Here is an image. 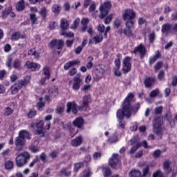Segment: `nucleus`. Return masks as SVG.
I'll list each match as a JSON object with an SVG mask.
<instances>
[{
    "mask_svg": "<svg viewBox=\"0 0 177 177\" xmlns=\"http://www.w3.org/2000/svg\"><path fill=\"white\" fill-rule=\"evenodd\" d=\"M163 169L167 174H169L172 171V168H171V162L169 160L163 162Z\"/></svg>",
    "mask_w": 177,
    "mask_h": 177,
    "instance_id": "obj_22",
    "label": "nucleus"
},
{
    "mask_svg": "<svg viewBox=\"0 0 177 177\" xmlns=\"http://www.w3.org/2000/svg\"><path fill=\"white\" fill-rule=\"evenodd\" d=\"M91 88H92V86H91V84H86L83 86V88H81V91L86 93V92H88V91L91 89Z\"/></svg>",
    "mask_w": 177,
    "mask_h": 177,
    "instance_id": "obj_58",
    "label": "nucleus"
},
{
    "mask_svg": "<svg viewBox=\"0 0 177 177\" xmlns=\"http://www.w3.org/2000/svg\"><path fill=\"white\" fill-rule=\"evenodd\" d=\"M95 73L97 78L100 80V78H103V75H104V73H106V69L104 67H100L97 68Z\"/></svg>",
    "mask_w": 177,
    "mask_h": 177,
    "instance_id": "obj_19",
    "label": "nucleus"
},
{
    "mask_svg": "<svg viewBox=\"0 0 177 177\" xmlns=\"http://www.w3.org/2000/svg\"><path fill=\"white\" fill-rule=\"evenodd\" d=\"M26 85V80H19L17 81L10 88L12 95L19 93V91Z\"/></svg>",
    "mask_w": 177,
    "mask_h": 177,
    "instance_id": "obj_8",
    "label": "nucleus"
},
{
    "mask_svg": "<svg viewBox=\"0 0 177 177\" xmlns=\"http://www.w3.org/2000/svg\"><path fill=\"white\" fill-rule=\"evenodd\" d=\"M62 10V6L60 4H54L52 7V12L53 13H59Z\"/></svg>",
    "mask_w": 177,
    "mask_h": 177,
    "instance_id": "obj_32",
    "label": "nucleus"
},
{
    "mask_svg": "<svg viewBox=\"0 0 177 177\" xmlns=\"http://www.w3.org/2000/svg\"><path fill=\"white\" fill-rule=\"evenodd\" d=\"M112 20H113V15H109L104 19V24H110V23L111 22Z\"/></svg>",
    "mask_w": 177,
    "mask_h": 177,
    "instance_id": "obj_57",
    "label": "nucleus"
},
{
    "mask_svg": "<svg viewBox=\"0 0 177 177\" xmlns=\"http://www.w3.org/2000/svg\"><path fill=\"white\" fill-rule=\"evenodd\" d=\"M48 81H49V77H44L39 81V84L45 86V85H48Z\"/></svg>",
    "mask_w": 177,
    "mask_h": 177,
    "instance_id": "obj_35",
    "label": "nucleus"
},
{
    "mask_svg": "<svg viewBox=\"0 0 177 177\" xmlns=\"http://www.w3.org/2000/svg\"><path fill=\"white\" fill-rule=\"evenodd\" d=\"M13 113V110L10 107H6L4 111V115H10Z\"/></svg>",
    "mask_w": 177,
    "mask_h": 177,
    "instance_id": "obj_53",
    "label": "nucleus"
},
{
    "mask_svg": "<svg viewBox=\"0 0 177 177\" xmlns=\"http://www.w3.org/2000/svg\"><path fill=\"white\" fill-rule=\"evenodd\" d=\"M68 74L70 77H73L77 74V68H72L69 70Z\"/></svg>",
    "mask_w": 177,
    "mask_h": 177,
    "instance_id": "obj_61",
    "label": "nucleus"
},
{
    "mask_svg": "<svg viewBox=\"0 0 177 177\" xmlns=\"http://www.w3.org/2000/svg\"><path fill=\"white\" fill-rule=\"evenodd\" d=\"M44 121L41 120L37 124H36V127L37 129L36 130V135H38L40 136V138H43L44 136Z\"/></svg>",
    "mask_w": 177,
    "mask_h": 177,
    "instance_id": "obj_14",
    "label": "nucleus"
},
{
    "mask_svg": "<svg viewBox=\"0 0 177 177\" xmlns=\"http://www.w3.org/2000/svg\"><path fill=\"white\" fill-rule=\"evenodd\" d=\"M60 28L62 30L61 32H64V31H66V30L68 28V21H67V19H62Z\"/></svg>",
    "mask_w": 177,
    "mask_h": 177,
    "instance_id": "obj_23",
    "label": "nucleus"
},
{
    "mask_svg": "<svg viewBox=\"0 0 177 177\" xmlns=\"http://www.w3.org/2000/svg\"><path fill=\"white\" fill-rule=\"evenodd\" d=\"M31 158V155L28 151H23L19 153L15 158V164L18 168L24 167Z\"/></svg>",
    "mask_w": 177,
    "mask_h": 177,
    "instance_id": "obj_3",
    "label": "nucleus"
},
{
    "mask_svg": "<svg viewBox=\"0 0 177 177\" xmlns=\"http://www.w3.org/2000/svg\"><path fill=\"white\" fill-rule=\"evenodd\" d=\"M89 102H91V95H84L83 97L82 107L88 106Z\"/></svg>",
    "mask_w": 177,
    "mask_h": 177,
    "instance_id": "obj_28",
    "label": "nucleus"
},
{
    "mask_svg": "<svg viewBox=\"0 0 177 177\" xmlns=\"http://www.w3.org/2000/svg\"><path fill=\"white\" fill-rule=\"evenodd\" d=\"M108 140L109 143H117L118 142V138L115 135H113Z\"/></svg>",
    "mask_w": 177,
    "mask_h": 177,
    "instance_id": "obj_49",
    "label": "nucleus"
},
{
    "mask_svg": "<svg viewBox=\"0 0 177 177\" xmlns=\"http://www.w3.org/2000/svg\"><path fill=\"white\" fill-rule=\"evenodd\" d=\"M115 71H118L120 70V67H121V56L118 55V58L115 59Z\"/></svg>",
    "mask_w": 177,
    "mask_h": 177,
    "instance_id": "obj_31",
    "label": "nucleus"
},
{
    "mask_svg": "<svg viewBox=\"0 0 177 177\" xmlns=\"http://www.w3.org/2000/svg\"><path fill=\"white\" fill-rule=\"evenodd\" d=\"M71 146L73 147H78L82 145V137L81 136L76 137L75 139L71 140Z\"/></svg>",
    "mask_w": 177,
    "mask_h": 177,
    "instance_id": "obj_16",
    "label": "nucleus"
},
{
    "mask_svg": "<svg viewBox=\"0 0 177 177\" xmlns=\"http://www.w3.org/2000/svg\"><path fill=\"white\" fill-rule=\"evenodd\" d=\"M155 80L153 77H147L145 80V85L146 88H151V86L154 84Z\"/></svg>",
    "mask_w": 177,
    "mask_h": 177,
    "instance_id": "obj_24",
    "label": "nucleus"
},
{
    "mask_svg": "<svg viewBox=\"0 0 177 177\" xmlns=\"http://www.w3.org/2000/svg\"><path fill=\"white\" fill-rule=\"evenodd\" d=\"M38 145H39V141H38L37 139L34 140L33 142L29 146V150L32 151V153H37V151L39 150Z\"/></svg>",
    "mask_w": 177,
    "mask_h": 177,
    "instance_id": "obj_17",
    "label": "nucleus"
},
{
    "mask_svg": "<svg viewBox=\"0 0 177 177\" xmlns=\"http://www.w3.org/2000/svg\"><path fill=\"white\" fill-rule=\"evenodd\" d=\"M82 167H84V163L82 162L75 163L73 169L74 172H78V170L82 168Z\"/></svg>",
    "mask_w": 177,
    "mask_h": 177,
    "instance_id": "obj_43",
    "label": "nucleus"
},
{
    "mask_svg": "<svg viewBox=\"0 0 177 177\" xmlns=\"http://www.w3.org/2000/svg\"><path fill=\"white\" fill-rule=\"evenodd\" d=\"M153 177H165L164 173L161 172V170L156 171L153 174Z\"/></svg>",
    "mask_w": 177,
    "mask_h": 177,
    "instance_id": "obj_51",
    "label": "nucleus"
},
{
    "mask_svg": "<svg viewBox=\"0 0 177 177\" xmlns=\"http://www.w3.org/2000/svg\"><path fill=\"white\" fill-rule=\"evenodd\" d=\"M24 139H31L30 133L26 130H21L19 133V136L15 138V144L17 151H21V149L25 144Z\"/></svg>",
    "mask_w": 177,
    "mask_h": 177,
    "instance_id": "obj_2",
    "label": "nucleus"
},
{
    "mask_svg": "<svg viewBox=\"0 0 177 177\" xmlns=\"http://www.w3.org/2000/svg\"><path fill=\"white\" fill-rule=\"evenodd\" d=\"M93 39L95 44H100V42L103 41V35L100 33L99 35L94 36Z\"/></svg>",
    "mask_w": 177,
    "mask_h": 177,
    "instance_id": "obj_30",
    "label": "nucleus"
},
{
    "mask_svg": "<svg viewBox=\"0 0 177 177\" xmlns=\"http://www.w3.org/2000/svg\"><path fill=\"white\" fill-rule=\"evenodd\" d=\"M60 174L62 175H64V176H68L71 175V167H68L63 168L61 170Z\"/></svg>",
    "mask_w": 177,
    "mask_h": 177,
    "instance_id": "obj_27",
    "label": "nucleus"
},
{
    "mask_svg": "<svg viewBox=\"0 0 177 177\" xmlns=\"http://www.w3.org/2000/svg\"><path fill=\"white\" fill-rule=\"evenodd\" d=\"M142 147V144L137 143L136 145L133 146L132 148L130 149V154H133L136 150L139 149V147Z\"/></svg>",
    "mask_w": 177,
    "mask_h": 177,
    "instance_id": "obj_39",
    "label": "nucleus"
},
{
    "mask_svg": "<svg viewBox=\"0 0 177 177\" xmlns=\"http://www.w3.org/2000/svg\"><path fill=\"white\" fill-rule=\"evenodd\" d=\"M94 160H97L98 158H100L102 157V152H95L93 155Z\"/></svg>",
    "mask_w": 177,
    "mask_h": 177,
    "instance_id": "obj_63",
    "label": "nucleus"
},
{
    "mask_svg": "<svg viewBox=\"0 0 177 177\" xmlns=\"http://www.w3.org/2000/svg\"><path fill=\"white\" fill-rule=\"evenodd\" d=\"M36 115H37V111L34 109H32L29 111L28 114V118H32V117H35Z\"/></svg>",
    "mask_w": 177,
    "mask_h": 177,
    "instance_id": "obj_59",
    "label": "nucleus"
},
{
    "mask_svg": "<svg viewBox=\"0 0 177 177\" xmlns=\"http://www.w3.org/2000/svg\"><path fill=\"white\" fill-rule=\"evenodd\" d=\"M13 67L17 70H20V67H21V64H20V60L15 59L13 62Z\"/></svg>",
    "mask_w": 177,
    "mask_h": 177,
    "instance_id": "obj_45",
    "label": "nucleus"
},
{
    "mask_svg": "<svg viewBox=\"0 0 177 177\" xmlns=\"http://www.w3.org/2000/svg\"><path fill=\"white\" fill-rule=\"evenodd\" d=\"M20 38V32H15L11 35V40L12 41H17Z\"/></svg>",
    "mask_w": 177,
    "mask_h": 177,
    "instance_id": "obj_44",
    "label": "nucleus"
},
{
    "mask_svg": "<svg viewBox=\"0 0 177 177\" xmlns=\"http://www.w3.org/2000/svg\"><path fill=\"white\" fill-rule=\"evenodd\" d=\"M39 14L43 19H46V8L41 7L40 10L39 11Z\"/></svg>",
    "mask_w": 177,
    "mask_h": 177,
    "instance_id": "obj_38",
    "label": "nucleus"
},
{
    "mask_svg": "<svg viewBox=\"0 0 177 177\" xmlns=\"http://www.w3.org/2000/svg\"><path fill=\"white\" fill-rule=\"evenodd\" d=\"M77 64H80V61L78 60L71 61L64 64V70H68L69 68H71V67H73V66H77Z\"/></svg>",
    "mask_w": 177,
    "mask_h": 177,
    "instance_id": "obj_20",
    "label": "nucleus"
},
{
    "mask_svg": "<svg viewBox=\"0 0 177 177\" xmlns=\"http://www.w3.org/2000/svg\"><path fill=\"white\" fill-rule=\"evenodd\" d=\"M153 131L158 136H162L164 128H162V125H161L160 119H155L153 120Z\"/></svg>",
    "mask_w": 177,
    "mask_h": 177,
    "instance_id": "obj_5",
    "label": "nucleus"
},
{
    "mask_svg": "<svg viewBox=\"0 0 177 177\" xmlns=\"http://www.w3.org/2000/svg\"><path fill=\"white\" fill-rule=\"evenodd\" d=\"M120 158H118V154H113V156L109 159V165L111 168H115L118 165Z\"/></svg>",
    "mask_w": 177,
    "mask_h": 177,
    "instance_id": "obj_13",
    "label": "nucleus"
},
{
    "mask_svg": "<svg viewBox=\"0 0 177 177\" xmlns=\"http://www.w3.org/2000/svg\"><path fill=\"white\" fill-rule=\"evenodd\" d=\"M158 93H160V91L158 89H156V90H153L150 94L149 96L150 97L153 98V97H156V96H157V95H158Z\"/></svg>",
    "mask_w": 177,
    "mask_h": 177,
    "instance_id": "obj_52",
    "label": "nucleus"
},
{
    "mask_svg": "<svg viewBox=\"0 0 177 177\" xmlns=\"http://www.w3.org/2000/svg\"><path fill=\"white\" fill-rule=\"evenodd\" d=\"M87 61L88 62V63L86 64V68H92V67H93V62H93V57H88L87 58Z\"/></svg>",
    "mask_w": 177,
    "mask_h": 177,
    "instance_id": "obj_42",
    "label": "nucleus"
},
{
    "mask_svg": "<svg viewBox=\"0 0 177 177\" xmlns=\"http://www.w3.org/2000/svg\"><path fill=\"white\" fill-rule=\"evenodd\" d=\"M26 66L28 68L31 70V71H38V70H39L41 67V65H39V64H35L30 61L26 62Z\"/></svg>",
    "mask_w": 177,
    "mask_h": 177,
    "instance_id": "obj_15",
    "label": "nucleus"
},
{
    "mask_svg": "<svg viewBox=\"0 0 177 177\" xmlns=\"http://www.w3.org/2000/svg\"><path fill=\"white\" fill-rule=\"evenodd\" d=\"M16 9L19 12H21L24 9H26V4L24 3V0H21L16 4Z\"/></svg>",
    "mask_w": 177,
    "mask_h": 177,
    "instance_id": "obj_26",
    "label": "nucleus"
},
{
    "mask_svg": "<svg viewBox=\"0 0 177 177\" xmlns=\"http://www.w3.org/2000/svg\"><path fill=\"white\" fill-rule=\"evenodd\" d=\"M104 171V177H109L110 175H111V170H110V167H105L103 169Z\"/></svg>",
    "mask_w": 177,
    "mask_h": 177,
    "instance_id": "obj_40",
    "label": "nucleus"
},
{
    "mask_svg": "<svg viewBox=\"0 0 177 177\" xmlns=\"http://www.w3.org/2000/svg\"><path fill=\"white\" fill-rule=\"evenodd\" d=\"M12 10V7H8L6 8L4 11H3V17H6V16H8Z\"/></svg>",
    "mask_w": 177,
    "mask_h": 177,
    "instance_id": "obj_60",
    "label": "nucleus"
},
{
    "mask_svg": "<svg viewBox=\"0 0 177 177\" xmlns=\"http://www.w3.org/2000/svg\"><path fill=\"white\" fill-rule=\"evenodd\" d=\"M69 85L72 84V89L73 91H78L82 85V79H81V75L77 74L73 79V81L70 80L68 82Z\"/></svg>",
    "mask_w": 177,
    "mask_h": 177,
    "instance_id": "obj_6",
    "label": "nucleus"
},
{
    "mask_svg": "<svg viewBox=\"0 0 177 177\" xmlns=\"http://www.w3.org/2000/svg\"><path fill=\"white\" fill-rule=\"evenodd\" d=\"M56 44L57 49H62L64 46V41L62 39H56Z\"/></svg>",
    "mask_w": 177,
    "mask_h": 177,
    "instance_id": "obj_46",
    "label": "nucleus"
},
{
    "mask_svg": "<svg viewBox=\"0 0 177 177\" xmlns=\"http://www.w3.org/2000/svg\"><path fill=\"white\" fill-rule=\"evenodd\" d=\"M78 26H80V18H76L73 24L71 26V28L72 30H75L78 28Z\"/></svg>",
    "mask_w": 177,
    "mask_h": 177,
    "instance_id": "obj_36",
    "label": "nucleus"
},
{
    "mask_svg": "<svg viewBox=\"0 0 177 177\" xmlns=\"http://www.w3.org/2000/svg\"><path fill=\"white\" fill-rule=\"evenodd\" d=\"M158 57H160V54H156V56H153L152 58H151L149 61L150 64H154Z\"/></svg>",
    "mask_w": 177,
    "mask_h": 177,
    "instance_id": "obj_55",
    "label": "nucleus"
},
{
    "mask_svg": "<svg viewBox=\"0 0 177 177\" xmlns=\"http://www.w3.org/2000/svg\"><path fill=\"white\" fill-rule=\"evenodd\" d=\"M136 16V14L135 12H133L131 9H127L124 10V13L123 15V19L124 21H127V20H133Z\"/></svg>",
    "mask_w": 177,
    "mask_h": 177,
    "instance_id": "obj_11",
    "label": "nucleus"
},
{
    "mask_svg": "<svg viewBox=\"0 0 177 177\" xmlns=\"http://www.w3.org/2000/svg\"><path fill=\"white\" fill-rule=\"evenodd\" d=\"M37 107L39 110H41V109L45 107V103L42 102V98H39V102L37 103Z\"/></svg>",
    "mask_w": 177,
    "mask_h": 177,
    "instance_id": "obj_50",
    "label": "nucleus"
},
{
    "mask_svg": "<svg viewBox=\"0 0 177 177\" xmlns=\"http://www.w3.org/2000/svg\"><path fill=\"white\" fill-rule=\"evenodd\" d=\"M88 24H89V19L83 18L81 21L82 27L80 28V32H85V31H87L90 35H92V28H93L91 25L88 26Z\"/></svg>",
    "mask_w": 177,
    "mask_h": 177,
    "instance_id": "obj_7",
    "label": "nucleus"
},
{
    "mask_svg": "<svg viewBox=\"0 0 177 177\" xmlns=\"http://www.w3.org/2000/svg\"><path fill=\"white\" fill-rule=\"evenodd\" d=\"M133 93H129L128 94L127 97L123 102L122 110L119 109L117 111V118L124 120V117H126V118H129L131 115H132V106H131V102L133 100Z\"/></svg>",
    "mask_w": 177,
    "mask_h": 177,
    "instance_id": "obj_1",
    "label": "nucleus"
},
{
    "mask_svg": "<svg viewBox=\"0 0 177 177\" xmlns=\"http://www.w3.org/2000/svg\"><path fill=\"white\" fill-rule=\"evenodd\" d=\"M133 53H135V55L139 53L140 59H143L146 55V47L145 45L140 44L137 47H135Z\"/></svg>",
    "mask_w": 177,
    "mask_h": 177,
    "instance_id": "obj_9",
    "label": "nucleus"
},
{
    "mask_svg": "<svg viewBox=\"0 0 177 177\" xmlns=\"http://www.w3.org/2000/svg\"><path fill=\"white\" fill-rule=\"evenodd\" d=\"M73 124L75 127L81 128L84 125V119L82 117H78L73 122Z\"/></svg>",
    "mask_w": 177,
    "mask_h": 177,
    "instance_id": "obj_21",
    "label": "nucleus"
},
{
    "mask_svg": "<svg viewBox=\"0 0 177 177\" xmlns=\"http://www.w3.org/2000/svg\"><path fill=\"white\" fill-rule=\"evenodd\" d=\"M122 66L124 73H129V71H131V68L132 67V64H131V57H127L124 58Z\"/></svg>",
    "mask_w": 177,
    "mask_h": 177,
    "instance_id": "obj_12",
    "label": "nucleus"
},
{
    "mask_svg": "<svg viewBox=\"0 0 177 177\" xmlns=\"http://www.w3.org/2000/svg\"><path fill=\"white\" fill-rule=\"evenodd\" d=\"M56 114H63L64 113V106H57L55 109Z\"/></svg>",
    "mask_w": 177,
    "mask_h": 177,
    "instance_id": "obj_48",
    "label": "nucleus"
},
{
    "mask_svg": "<svg viewBox=\"0 0 177 177\" xmlns=\"http://www.w3.org/2000/svg\"><path fill=\"white\" fill-rule=\"evenodd\" d=\"M28 55H29L30 56H34V57L35 58L39 57V53L37 52L34 48L29 50L28 52Z\"/></svg>",
    "mask_w": 177,
    "mask_h": 177,
    "instance_id": "obj_34",
    "label": "nucleus"
},
{
    "mask_svg": "<svg viewBox=\"0 0 177 177\" xmlns=\"http://www.w3.org/2000/svg\"><path fill=\"white\" fill-rule=\"evenodd\" d=\"M125 26L126 28H132V27H133V19L127 20Z\"/></svg>",
    "mask_w": 177,
    "mask_h": 177,
    "instance_id": "obj_47",
    "label": "nucleus"
},
{
    "mask_svg": "<svg viewBox=\"0 0 177 177\" xmlns=\"http://www.w3.org/2000/svg\"><path fill=\"white\" fill-rule=\"evenodd\" d=\"M43 74L47 78H50V69L48 66H45L43 69Z\"/></svg>",
    "mask_w": 177,
    "mask_h": 177,
    "instance_id": "obj_33",
    "label": "nucleus"
},
{
    "mask_svg": "<svg viewBox=\"0 0 177 177\" xmlns=\"http://www.w3.org/2000/svg\"><path fill=\"white\" fill-rule=\"evenodd\" d=\"M123 34L126 37H131L132 38L135 37V34H133V31H132L131 28H128L123 29Z\"/></svg>",
    "mask_w": 177,
    "mask_h": 177,
    "instance_id": "obj_29",
    "label": "nucleus"
},
{
    "mask_svg": "<svg viewBox=\"0 0 177 177\" xmlns=\"http://www.w3.org/2000/svg\"><path fill=\"white\" fill-rule=\"evenodd\" d=\"M66 113H70L72 110L73 114L78 113V105L75 102H69L66 104Z\"/></svg>",
    "mask_w": 177,
    "mask_h": 177,
    "instance_id": "obj_10",
    "label": "nucleus"
},
{
    "mask_svg": "<svg viewBox=\"0 0 177 177\" xmlns=\"http://www.w3.org/2000/svg\"><path fill=\"white\" fill-rule=\"evenodd\" d=\"M111 8V1H106L101 3L100 6V19H104L106 15H109V10Z\"/></svg>",
    "mask_w": 177,
    "mask_h": 177,
    "instance_id": "obj_4",
    "label": "nucleus"
},
{
    "mask_svg": "<svg viewBox=\"0 0 177 177\" xmlns=\"http://www.w3.org/2000/svg\"><path fill=\"white\" fill-rule=\"evenodd\" d=\"M61 35H64L66 38H72V39H74V32H69L68 33L66 32H61Z\"/></svg>",
    "mask_w": 177,
    "mask_h": 177,
    "instance_id": "obj_41",
    "label": "nucleus"
},
{
    "mask_svg": "<svg viewBox=\"0 0 177 177\" xmlns=\"http://www.w3.org/2000/svg\"><path fill=\"white\" fill-rule=\"evenodd\" d=\"M172 29V25L169 23L164 24L161 27V31L165 35H168L169 34L170 30Z\"/></svg>",
    "mask_w": 177,
    "mask_h": 177,
    "instance_id": "obj_18",
    "label": "nucleus"
},
{
    "mask_svg": "<svg viewBox=\"0 0 177 177\" xmlns=\"http://www.w3.org/2000/svg\"><path fill=\"white\" fill-rule=\"evenodd\" d=\"M14 163L11 160H8L5 163L6 169H13Z\"/></svg>",
    "mask_w": 177,
    "mask_h": 177,
    "instance_id": "obj_37",
    "label": "nucleus"
},
{
    "mask_svg": "<svg viewBox=\"0 0 177 177\" xmlns=\"http://www.w3.org/2000/svg\"><path fill=\"white\" fill-rule=\"evenodd\" d=\"M148 38H149V42L152 44V42H154V39H156V33L154 32L150 33Z\"/></svg>",
    "mask_w": 177,
    "mask_h": 177,
    "instance_id": "obj_56",
    "label": "nucleus"
},
{
    "mask_svg": "<svg viewBox=\"0 0 177 177\" xmlns=\"http://www.w3.org/2000/svg\"><path fill=\"white\" fill-rule=\"evenodd\" d=\"M91 175H92V172L89 169L86 170L83 172L84 177H89Z\"/></svg>",
    "mask_w": 177,
    "mask_h": 177,
    "instance_id": "obj_64",
    "label": "nucleus"
},
{
    "mask_svg": "<svg viewBox=\"0 0 177 177\" xmlns=\"http://www.w3.org/2000/svg\"><path fill=\"white\" fill-rule=\"evenodd\" d=\"M152 156L154 158H158L161 156V151L160 149L156 150L153 152Z\"/></svg>",
    "mask_w": 177,
    "mask_h": 177,
    "instance_id": "obj_54",
    "label": "nucleus"
},
{
    "mask_svg": "<svg viewBox=\"0 0 177 177\" xmlns=\"http://www.w3.org/2000/svg\"><path fill=\"white\" fill-rule=\"evenodd\" d=\"M6 71L5 70H0V80L3 81L5 79V75H6Z\"/></svg>",
    "mask_w": 177,
    "mask_h": 177,
    "instance_id": "obj_62",
    "label": "nucleus"
},
{
    "mask_svg": "<svg viewBox=\"0 0 177 177\" xmlns=\"http://www.w3.org/2000/svg\"><path fill=\"white\" fill-rule=\"evenodd\" d=\"M129 177H142V173L138 169H131L129 173Z\"/></svg>",
    "mask_w": 177,
    "mask_h": 177,
    "instance_id": "obj_25",
    "label": "nucleus"
}]
</instances>
